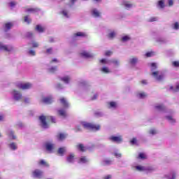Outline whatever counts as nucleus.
I'll list each match as a JSON object with an SVG mask.
<instances>
[{"label":"nucleus","instance_id":"obj_34","mask_svg":"<svg viewBox=\"0 0 179 179\" xmlns=\"http://www.w3.org/2000/svg\"><path fill=\"white\" fill-rule=\"evenodd\" d=\"M171 90H173V92H179V84L176 85V89H174V87L173 86H171L170 87Z\"/></svg>","mask_w":179,"mask_h":179},{"label":"nucleus","instance_id":"obj_35","mask_svg":"<svg viewBox=\"0 0 179 179\" xmlns=\"http://www.w3.org/2000/svg\"><path fill=\"white\" fill-rule=\"evenodd\" d=\"M101 71L103 72V73H110V70L107 67L102 68Z\"/></svg>","mask_w":179,"mask_h":179},{"label":"nucleus","instance_id":"obj_36","mask_svg":"<svg viewBox=\"0 0 179 179\" xmlns=\"http://www.w3.org/2000/svg\"><path fill=\"white\" fill-rule=\"evenodd\" d=\"M166 118L168 119V121H170L171 124H174L176 122V120L173 118L171 116H166Z\"/></svg>","mask_w":179,"mask_h":179},{"label":"nucleus","instance_id":"obj_14","mask_svg":"<svg viewBox=\"0 0 179 179\" xmlns=\"http://www.w3.org/2000/svg\"><path fill=\"white\" fill-rule=\"evenodd\" d=\"M122 5L127 9H129V8H132L133 6V4L131 3V1H123Z\"/></svg>","mask_w":179,"mask_h":179},{"label":"nucleus","instance_id":"obj_3","mask_svg":"<svg viewBox=\"0 0 179 179\" xmlns=\"http://www.w3.org/2000/svg\"><path fill=\"white\" fill-rule=\"evenodd\" d=\"M17 87H18V89H20L22 90H27L29 89H31V84H30V83H18L17 85Z\"/></svg>","mask_w":179,"mask_h":179},{"label":"nucleus","instance_id":"obj_42","mask_svg":"<svg viewBox=\"0 0 179 179\" xmlns=\"http://www.w3.org/2000/svg\"><path fill=\"white\" fill-rule=\"evenodd\" d=\"M129 40H131V38H129V36H124L122 38V41H124V42L128 41Z\"/></svg>","mask_w":179,"mask_h":179},{"label":"nucleus","instance_id":"obj_15","mask_svg":"<svg viewBox=\"0 0 179 179\" xmlns=\"http://www.w3.org/2000/svg\"><path fill=\"white\" fill-rule=\"evenodd\" d=\"M66 160H67V162H69V163H73V160H75V155L70 154L67 157Z\"/></svg>","mask_w":179,"mask_h":179},{"label":"nucleus","instance_id":"obj_12","mask_svg":"<svg viewBox=\"0 0 179 179\" xmlns=\"http://www.w3.org/2000/svg\"><path fill=\"white\" fill-rule=\"evenodd\" d=\"M66 108H62V109H59L57 110V113L59 114V115H60V117H66V110H65Z\"/></svg>","mask_w":179,"mask_h":179},{"label":"nucleus","instance_id":"obj_37","mask_svg":"<svg viewBox=\"0 0 179 179\" xmlns=\"http://www.w3.org/2000/svg\"><path fill=\"white\" fill-rule=\"evenodd\" d=\"M27 38H31L33 37V32H27L25 35Z\"/></svg>","mask_w":179,"mask_h":179},{"label":"nucleus","instance_id":"obj_59","mask_svg":"<svg viewBox=\"0 0 179 179\" xmlns=\"http://www.w3.org/2000/svg\"><path fill=\"white\" fill-rule=\"evenodd\" d=\"M101 64H107V59H102L100 60Z\"/></svg>","mask_w":179,"mask_h":179},{"label":"nucleus","instance_id":"obj_57","mask_svg":"<svg viewBox=\"0 0 179 179\" xmlns=\"http://www.w3.org/2000/svg\"><path fill=\"white\" fill-rule=\"evenodd\" d=\"M103 162L105 163V164H111V160L110 159H106L103 161Z\"/></svg>","mask_w":179,"mask_h":179},{"label":"nucleus","instance_id":"obj_7","mask_svg":"<svg viewBox=\"0 0 179 179\" xmlns=\"http://www.w3.org/2000/svg\"><path fill=\"white\" fill-rule=\"evenodd\" d=\"M13 94L15 100H16L17 101H19V100H22V94L19 91L14 90L13 91Z\"/></svg>","mask_w":179,"mask_h":179},{"label":"nucleus","instance_id":"obj_27","mask_svg":"<svg viewBox=\"0 0 179 179\" xmlns=\"http://www.w3.org/2000/svg\"><path fill=\"white\" fill-rule=\"evenodd\" d=\"M155 108L158 111H163V110H166V108H164V106H163V105H157L155 106Z\"/></svg>","mask_w":179,"mask_h":179},{"label":"nucleus","instance_id":"obj_51","mask_svg":"<svg viewBox=\"0 0 179 179\" xmlns=\"http://www.w3.org/2000/svg\"><path fill=\"white\" fill-rule=\"evenodd\" d=\"M62 13L66 17H69V16H68V12H67L66 10H63L62 11Z\"/></svg>","mask_w":179,"mask_h":179},{"label":"nucleus","instance_id":"obj_17","mask_svg":"<svg viewBox=\"0 0 179 179\" xmlns=\"http://www.w3.org/2000/svg\"><path fill=\"white\" fill-rule=\"evenodd\" d=\"M88 162H89V159H87V157H86V156H83L79 159L78 163L86 164Z\"/></svg>","mask_w":179,"mask_h":179},{"label":"nucleus","instance_id":"obj_60","mask_svg":"<svg viewBox=\"0 0 179 179\" xmlns=\"http://www.w3.org/2000/svg\"><path fill=\"white\" fill-rule=\"evenodd\" d=\"M113 64H115V65H119L120 62L118 60L114 59L112 61Z\"/></svg>","mask_w":179,"mask_h":179},{"label":"nucleus","instance_id":"obj_39","mask_svg":"<svg viewBox=\"0 0 179 179\" xmlns=\"http://www.w3.org/2000/svg\"><path fill=\"white\" fill-rule=\"evenodd\" d=\"M153 55H155V52H148L145 54V57H147V58L153 57Z\"/></svg>","mask_w":179,"mask_h":179},{"label":"nucleus","instance_id":"obj_62","mask_svg":"<svg viewBox=\"0 0 179 179\" xmlns=\"http://www.w3.org/2000/svg\"><path fill=\"white\" fill-rule=\"evenodd\" d=\"M114 155L115 156V157H121V154H120V153H117V152H115V154H114Z\"/></svg>","mask_w":179,"mask_h":179},{"label":"nucleus","instance_id":"obj_64","mask_svg":"<svg viewBox=\"0 0 179 179\" xmlns=\"http://www.w3.org/2000/svg\"><path fill=\"white\" fill-rule=\"evenodd\" d=\"M57 89H62V84H57Z\"/></svg>","mask_w":179,"mask_h":179},{"label":"nucleus","instance_id":"obj_2","mask_svg":"<svg viewBox=\"0 0 179 179\" xmlns=\"http://www.w3.org/2000/svg\"><path fill=\"white\" fill-rule=\"evenodd\" d=\"M83 128L85 129H90V131H100V124H95L93 123H89L86 122H82Z\"/></svg>","mask_w":179,"mask_h":179},{"label":"nucleus","instance_id":"obj_47","mask_svg":"<svg viewBox=\"0 0 179 179\" xmlns=\"http://www.w3.org/2000/svg\"><path fill=\"white\" fill-rule=\"evenodd\" d=\"M156 21H157V17H152L151 18H150L148 20V22H156Z\"/></svg>","mask_w":179,"mask_h":179},{"label":"nucleus","instance_id":"obj_58","mask_svg":"<svg viewBox=\"0 0 179 179\" xmlns=\"http://www.w3.org/2000/svg\"><path fill=\"white\" fill-rule=\"evenodd\" d=\"M9 5L11 8H13V6H15V5H16V3L15 1H11V2H10Z\"/></svg>","mask_w":179,"mask_h":179},{"label":"nucleus","instance_id":"obj_54","mask_svg":"<svg viewBox=\"0 0 179 179\" xmlns=\"http://www.w3.org/2000/svg\"><path fill=\"white\" fill-rule=\"evenodd\" d=\"M153 168L152 166H149L148 168H145V171H153Z\"/></svg>","mask_w":179,"mask_h":179},{"label":"nucleus","instance_id":"obj_10","mask_svg":"<svg viewBox=\"0 0 179 179\" xmlns=\"http://www.w3.org/2000/svg\"><path fill=\"white\" fill-rule=\"evenodd\" d=\"M43 103L45 104H51L52 103V96H47L43 99Z\"/></svg>","mask_w":179,"mask_h":179},{"label":"nucleus","instance_id":"obj_1","mask_svg":"<svg viewBox=\"0 0 179 179\" xmlns=\"http://www.w3.org/2000/svg\"><path fill=\"white\" fill-rule=\"evenodd\" d=\"M42 128H48V123L52 122V124H55V118L52 116H44L41 115L39 117ZM48 121V122H47Z\"/></svg>","mask_w":179,"mask_h":179},{"label":"nucleus","instance_id":"obj_24","mask_svg":"<svg viewBox=\"0 0 179 179\" xmlns=\"http://www.w3.org/2000/svg\"><path fill=\"white\" fill-rule=\"evenodd\" d=\"M80 55L83 57V58H92V55L87 52H83L80 53Z\"/></svg>","mask_w":179,"mask_h":179},{"label":"nucleus","instance_id":"obj_11","mask_svg":"<svg viewBox=\"0 0 179 179\" xmlns=\"http://www.w3.org/2000/svg\"><path fill=\"white\" fill-rule=\"evenodd\" d=\"M76 148H77L78 150H79L80 152H85L87 150L86 147H85V145H83V144H82V143L78 144L76 145Z\"/></svg>","mask_w":179,"mask_h":179},{"label":"nucleus","instance_id":"obj_48","mask_svg":"<svg viewBox=\"0 0 179 179\" xmlns=\"http://www.w3.org/2000/svg\"><path fill=\"white\" fill-rule=\"evenodd\" d=\"M106 57H110V55H113V52L110 50H108L105 52Z\"/></svg>","mask_w":179,"mask_h":179},{"label":"nucleus","instance_id":"obj_55","mask_svg":"<svg viewBox=\"0 0 179 179\" xmlns=\"http://www.w3.org/2000/svg\"><path fill=\"white\" fill-rule=\"evenodd\" d=\"M168 3H169V6H173L174 1H173V0H169Z\"/></svg>","mask_w":179,"mask_h":179},{"label":"nucleus","instance_id":"obj_56","mask_svg":"<svg viewBox=\"0 0 179 179\" xmlns=\"http://www.w3.org/2000/svg\"><path fill=\"white\" fill-rule=\"evenodd\" d=\"M32 47H33L34 48H37V47H38V43H36V42H34V43H32Z\"/></svg>","mask_w":179,"mask_h":179},{"label":"nucleus","instance_id":"obj_4","mask_svg":"<svg viewBox=\"0 0 179 179\" xmlns=\"http://www.w3.org/2000/svg\"><path fill=\"white\" fill-rule=\"evenodd\" d=\"M13 50L12 46H8L6 45H3V43H0V50L6 51V52H10Z\"/></svg>","mask_w":179,"mask_h":179},{"label":"nucleus","instance_id":"obj_5","mask_svg":"<svg viewBox=\"0 0 179 179\" xmlns=\"http://www.w3.org/2000/svg\"><path fill=\"white\" fill-rule=\"evenodd\" d=\"M32 175H33V177H34L35 178H42L43 171L41 170H39V169H35L32 172Z\"/></svg>","mask_w":179,"mask_h":179},{"label":"nucleus","instance_id":"obj_50","mask_svg":"<svg viewBox=\"0 0 179 179\" xmlns=\"http://www.w3.org/2000/svg\"><path fill=\"white\" fill-rule=\"evenodd\" d=\"M46 54H52V48H50L46 50Z\"/></svg>","mask_w":179,"mask_h":179},{"label":"nucleus","instance_id":"obj_40","mask_svg":"<svg viewBox=\"0 0 179 179\" xmlns=\"http://www.w3.org/2000/svg\"><path fill=\"white\" fill-rule=\"evenodd\" d=\"M15 133H13V131H10L9 134H8V136L10 138H12V139H16V136H15L14 135Z\"/></svg>","mask_w":179,"mask_h":179},{"label":"nucleus","instance_id":"obj_18","mask_svg":"<svg viewBox=\"0 0 179 179\" xmlns=\"http://www.w3.org/2000/svg\"><path fill=\"white\" fill-rule=\"evenodd\" d=\"M57 138L58 141H64V139H65V138H66V135H65V134H64V133H59L57 136Z\"/></svg>","mask_w":179,"mask_h":179},{"label":"nucleus","instance_id":"obj_25","mask_svg":"<svg viewBox=\"0 0 179 179\" xmlns=\"http://www.w3.org/2000/svg\"><path fill=\"white\" fill-rule=\"evenodd\" d=\"M26 12L36 13V12H38V8H29L26 9Z\"/></svg>","mask_w":179,"mask_h":179},{"label":"nucleus","instance_id":"obj_31","mask_svg":"<svg viewBox=\"0 0 179 179\" xmlns=\"http://www.w3.org/2000/svg\"><path fill=\"white\" fill-rule=\"evenodd\" d=\"M136 170H137L138 171H146V168L142 166H136Z\"/></svg>","mask_w":179,"mask_h":179},{"label":"nucleus","instance_id":"obj_63","mask_svg":"<svg viewBox=\"0 0 179 179\" xmlns=\"http://www.w3.org/2000/svg\"><path fill=\"white\" fill-rule=\"evenodd\" d=\"M103 179H111V176H110V175H108L106 176H104Z\"/></svg>","mask_w":179,"mask_h":179},{"label":"nucleus","instance_id":"obj_13","mask_svg":"<svg viewBox=\"0 0 179 179\" xmlns=\"http://www.w3.org/2000/svg\"><path fill=\"white\" fill-rule=\"evenodd\" d=\"M12 27H13V23L12 22H6L4 24V29H6V31H8V30H10Z\"/></svg>","mask_w":179,"mask_h":179},{"label":"nucleus","instance_id":"obj_43","mask_svg":"<svg viewBox=\"0 0 179 179\" xmlns=\"http://www.w3.org/2000/svg\"><path fill=\"white\" fill-rule=\"evenodd\" d=\"M173 66H175V68H179V62L175 61L172 62Z\"/></svg>","mask_w":179,"mask_h":179},{"label":"nucleus","instance_id":"obj_28","mask_svg":"<svg viewBox=\"0 0 179 179\" xmlns=\"http://www.w3.org/2000/svg\"><path fill=\"white\" fill-rule=\"evenodd\" d=\"M24 22H25V23H27L28 24H30V23H31V19L29 17V15H25L24 17Z\"/></svg>","mask_w":179,"mask_h":179},{"label":"nucleus","instance_id":"obj_52","mask_svg":"<svg viewBox=\"0 0 179 179\" xmlns=\"http://www.w3.org/2000/svg\"><path fill=\"white\" fill-rule=\"evenodd\" d=\"M76 132H80L82 131V129L80 128V126H77L75 129Z\"/></svg>","mask_w":179,"mask_h":179},{"label":"nucleus","instance_id":"obj_61","mask_svg":"<svg viewBox=\"0 0 179 179\" xmlns=\"http://www.w3.org/2000/svg\"><path fill=\"white\" fill-rule=\"evenodd\" d=\"M30 55H36V52L34 50H29Z\"/></svg>","mask_w":179,"mask_h":179},{"label":"nucleus","instance_id":"obj_41","mask_svg":"<svg viewBox=\"0 0 179 179\" xmlns=\"http://www.w3.org/2000/svg\"><path fill=\"white\" fill-rule=\"evenodd\" d=\"M138 97L140 99H145V97H146V94L145 92H141L138 94Z\"/></svg>","mask_w":179,"mask_h":179},{"label":"nucleus","instance_id":"obj_20","mask_svg":"<svg viewBox=\"0 0 179 179\" xmlns=\"http://www.w3.org/2000/svg\"><path fill=\"white\" fill-rule=\"evenodd\" d=\"M86 33L85 32H77L74 34V37H87Z\"/></svg>","mask_w":179,"mask_h":179},{"label":"nucleus","instance_id":"obj_30","mask_svg":"<svg viewBox=\"0 0 179 179\" xmlns=\"http://www.w3.org/2000/svg\"><path fill=\"white\" fill-rule=\"evenodd\" d=\"M57 152H58V155H59L60 156H64V153H65V148H59Z\"/></svg>","mask_w":179,"mask_h":179},{"label":"nucleus","instance_id":"obj_32","mask_svg":"<svg viewBox=\"0 0 179 179\" xmlns=\"http://www.w3.org/2000/svg\"><path fill=\"white\" fill-rule=\"evenodd\" d=\"M9 148H10L12 150H16L17 149V147L16 146V143H10Z\"/></svg>","mask_w":179,"mask_h":179},{"label":"nucleus","instance_id":"obj_53","mask_svg":"<svg viewBox=\"0 0 179 179\" xmlns=\"http://www.w3.org/2000/svg\"><path fill=\"white\" fill-rule=\"evenodd\" d=\"M174 29L176 30H178V29H179V24H178V22H175V24H174Z\"/></svg>","mask_w":179,"mask_h":179},{"label":"nucleus","instance_id":"obj_23","mask_svg":"<svg viewBox=\"0 0 179 179\" xmlns=\"http://www.w3.org/2000/svg\"><path fill=\"white\" fill-rule=\"evenodd\" d=\"M35 29L36 31H38V33H44V27H43L41 25H36Z\"/></svg>","mask_w":179,"mask_h":179},{"label":"nucleus","instance_id":"obj_22","mask_svg":"<svg viewBox=\"0 0 179 179\" xmlns=\"http://www.w3.org/2000/svg\"><path fill=\"white\" fill-rule=\"evenodd\" d=\"M46 150H48V152H51L54 149V145L48 143L45 144Z\"/></svg>","mask_w":179,"mask_h":179},{"label":"nucleus","instance_id":"obj_38","mask_svg":"<svg viewBox=\"0 0 179 179\" xmlns=\"http://www.w3.org/2000/svg\"><path fill=\"white\" fill-rule=\"evenodd\" d=\"M108 37L109 38H114V37H115V32L114 31L110 32V34H108Z\"/></svg>","mask_w":179,"mask_h":179},{"label":"nucleus","instance_id":"obj_26","mask_svg":"<svg viewBox=\"0 0 179 179\" xmlns=\"http://www.w3.org/2000/svg\"><path fill=\"white\" fill-rule=\"evenodd\" d=\"M60 80H62L64 83H69V80H71V78L69 76L62 77L60 78Z\"/></svg>","mask_w":179,"mask_h":179},{"label":"nucleus","instance_id":"obj_33","mask_svg":"<svg viewBox=\"0 0 179 179\" xmlns=\"http://www.w3.org/2000/svg\"><path fill=\"white\" fill-rule=\"evenodd\" d=\"M129 62L131 65H135V64L138 62V59L136 57H133L132 59H130Z\"/></svg>","mask_w":179,"mask_h":179},{"label":"nucleus","instance_id":"obj_44","mask_svg":"<svg viewBox=\"0 0 179 179\" xmlns=\"http://www.w3.org/2000/svg\"><path fill=\"white\" fill-rule=\"evenodd\" d=\"M137 143H138V140H136V138H133L130 141V143H131V145H136Z\"/></svg>","mask_w":179,"mask_h":179},{"label":"nucleus","instance_id":"obj_8","mask_svg":"<svg viewBox=\"0 0 179 179\" xmlns=\"http://www.w3.org/2000/svg\"><path fill=\"white\" fill-rule=\"evenodd\" d=\"M59 101H60V104H62V106L64 107V108H69V103H68V101L66 100V99L62 97L59 99Z\"/></svg>","mask_w":179,"mask_h":179},{"label":"nucleus","instance_id":"obj_16","mask_svg":"<svg viewBox=\"0 0 179 179\" xmlns=\"http://www.w3.org/2000/svg\"><path fill=\"white\" fill-rule=\"evenodd\" d=\"M157 5L158 8H160V9H164V7L166 6V5H164V0L158 1Z\"/></svg>","mask_w":179,"mask_h":179},{"label":"nucleus","instance_id":"obj_49","mask_svg":"<svg viewBox=\"0 0 179 179\" xmlns=\"http://www.w3.org/2000/svg\"><path fill=\"white\" fill-rule=\"evenodd\" d=\"M49 71L51 73H55V72L57 71V67H52L49 69Z\"/></svg>","mask_w":179,"mask_h":179},{"label":"nucleus","instance_id":"obj_9","mask_svg":"<svg viewBox=\"0 0 179 179\" xmlns=\"http://www.w3.org/2000/svg\"><path fill=\"white\" fill-rule=\"evenodd\" d=\"M152 75L157 79V80H163L164 76L163 74L159 75V71H154Z\"/></svg>","mask_w":179,"mask_h":179},{"label":"nucleus","instance_id":"obj_29","mask_svg":"<svg viewBox=\"0 0 179 179\" xmlns=\"http://www.w3.org/2000/svg\"><path fill=\"white\" fill-rule=\"evenodd\" d=\"M109 108H117V103L115 101H110L108 103Z\"/></svg>","mask_w":179,"mask_h":179},{"label":"nucleus","instance_id":"obj_21","mask_svg":"<svg viewBox=\"0 0 179 179\" xmlns=\"http://www.w3.org/2000/svg\"><path fill=\"white\" fill-rule=\"evenodd\" d=\"M92 14L93 16H94V17H100V12H99V10H97L96 8L92 10Z\"/></svg>","mask_w":179,"mask_h":179},{"label":"nucleus","instance_id":"obj_46","mask_svg":"<svg viewBox=\"0 0 179 179\" xmlns=\"http://www.w3.org/2000/svg\"><path fill=\"white\" fill-rule=\"evenodd\" d=\"M138 159H146V155L144 153L141 152L138 155Z\"/></svg>","mask_w":179,"mask_h":179},{"label":"nucleus","instance_id":"obj_45","mask_svg":"<svg viewBox=\"0 0 179 179\" xmlns=\"http://www.w3.org/2000/svg\"><path fill=\"white\" fill-rule=\"evenodd\" d=\"M151 71H155V69H157V66L156 65V63H151Z\"/></svg>","mask_w":179,"mask_h":179},{"label":"nucleus","instance_id":"obj_6","mask_svg":"<svg viewBox=\"0 0 179 179\" xmlns=\"http://www.w3.org/2000/svg\"><path fill=\"white\" fill-rule=\"evenodd\" d=\"M109 139L111 141V142H115V143H121V142H122V136H112L109 138Z\"/></svg>","mask_w":179,"mask_h":179},{"label":"nucleus","instance_id":"obj_19","mask_svg":"<svg viewBox=\"0 0 179 179\" xmlns=\"http://www.w3.org/2000/svg\"><path fill=\"white\" fill-rule=\"evenodd\" d=\"M38 164L39 166H43V167H50V164H48L47 162L44 161V159H41Z\"/></svg>","mask_w":179,"mask_h":179}]
</instances>
